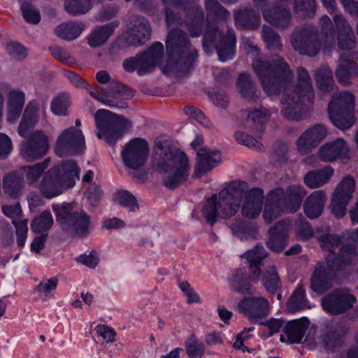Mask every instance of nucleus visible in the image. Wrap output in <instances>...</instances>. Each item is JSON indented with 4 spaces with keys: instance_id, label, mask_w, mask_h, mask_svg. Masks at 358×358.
<instances>
[{
    "instance_id": "obj_1",
    "label": "nucleus",
    "mask_w": 358,
    "mask_h": 358,
    "mask_svg": "<svg viewBox=\"0 0 358 358\" xmlns=\"http://www.w3.org/2000/svg\"><path fill=\"white\" fill-rule=\"evenodd\" d=\"M252 67L268 95L285 89L281 99L283 117L291 121L301 120L302 105L311 103L314 99L311 78L308 71L299 67L297 86L288 87L293 80V73L283 57L275 55L270 62L256 59L252 62Z\"/></svg>"
},
{
    "instance_id": "obj_2",
    "label": "nucleus",
    "mask_w": 358,
    "mask_h": 358,
    "mask_svg": "<svg viewBox=\"0 0 358 358\" xmlns=\"http://www.w3.org/2000/svg\"><path fill=\"white\" fill-rule=\"evenodd\" d=\"M320 34L317 27L305 25L296 27L291 35V44L294 50L303 55L314 57L321 49H330L334 41L335 34L331 20L324 15L320 20Z\"/></svg>"
},
{
    "instance_id": "obj_3",
    "label": "nucleus",
    "mask_w": 358,
    "mask_h": 358,
    "mask_svg": "<svg viewBox=\"0 0 358 358\" xmlns=\"http://www.w3.org/2000/svg\"><path fill=\"white\" fill-rule=\"evenodd\" d=\"M246 182L235 181L217 196L213 194L202 209V215L206 221L214 224L217 217L229 218L238 212L243 199Z\"/></svg>"
},
{
    "instance_id": "obj_4",
    "label": "nucleus",
    "mask_w": 358,
    "mask_h": 358,
    "mask_svg": "<svg viewBox=\"0 0 358 358\" xmlns=\"http://www.w3.org/2000/svg\"><path fill=\"white\" fill-rule=\"evenodd\" d=\"M154 166L163 174L164 185L175 189L185 182L189 176V166L185 153L170 148H159Z\"/></svg>"
},
{
    "instance_id": "obj_5",
    "label": "nucleus",
    "mask_w": 358,
    "mask_h": 358,
    "mask_svg": "<svg viewBox=\"0 0 358 358\" xmlns=\"http://www.w3.org/2000/svg\"><path fill=\"white\" fill-rule=\"evenodd\" d=\"M166 48L171 68L182 73L193 68L198 57L197 50L184 31L178 28L171 30L166 38Z\"/></svg>"
},
{
    "instance_id": "obj_6",
    "label": "nucleus",
    "mask_w": 358,
    "mask_h": 358,
    "mask_svg": "<svg viewBox=\"0 0 358 358\" xmlns=\"http://www.w3.org/2000/svg\"><path fill=\"white\" fill-rule=\"evenodd\" d=\"M97 137L113 144L131 129V122L122 116L105 110H98L94 115Z\"/></svg>"
},
{
    "instance_id": "obj_7",
    "label": "nucleus",
    "mask_w": 358,
    "mask_h": 358,
    "mask_svg": "<svg viewBox=\"0 0 358 358\" xmlns=\"http://www.w3.org/2000/svg\"><path fill=\"white\" fill-rule=\"evenodd\" d=\"M355 96L348 91L334 94L328 105V114L331 122L339 129H350L355 123L351 110L355 105Z\"/></svg>"
},
{
    "instance_id": "obj_8",
    "label": "nucleus",
    "mask_w": 358,
    "mask_h": 358,
    "mask_svg": "<svg viewBox=\"0 0 358 358\" xmlns=\"http://www.w3.org/2000/svg\"><path fill=\"white\" fill-rule=\"evenodd\" d=\"M56 213L57 221L62 228L78 236H85L88 234L90 217L83 210L76 211L71 203L52 206Z\"/></svg>"
},
{
    "instance_id": "obj_9",
    "label": "nucleus",
    "mask_w": 358,
    "mask_h": 358,
    "mask_svg": "<svg viewBox=\"0 0 358 358\" xmlns=\"http://www.w3.org/2000/svg\"><path fill=\"white\" fill-rule=\"evenodd\" d=\"M215 44L220 60L224 62L234 54L236 37L233 29H227L226 32L219 31L217 27L208 24L204 33L203 45L204 48Z\"/></svg>"
},
{
    "instance_id": "obj_10",
    "label": "nucleus",
    "mask_w": 358,
    "mask_h": 358,
    "mask_svg": "<svg viewBox=\"0 0 358 358\" xmlns=\"http://www.w3.org/2000/svg\"><path fill=\"white\" fill-rule=\"evenodd\" d=\"M185 19L182 20L178 13L166 7V21L167 27L174 24H184L192 37H197L203 31L205 14L201 6H192L185 10Z\"/></svg>"
},
{
    "instance_id": "obj_11",
    "label": "nucleus",
    "mask_w": 358,
    "mask_h": 358,
    "mask_svg": "<svg viewBox=\"0 0 358 358\" xmlns=\"http://www.w3.org/2000/svg\"><path fill=\"white\" fill-rule=\"evenodd\" d=\"M163 52L162 43L155 42L143 55L125 59L123 67L128 72L136 71L139 76H143L156 67L162 57Z\"/></svg>"
},
{
    "instance_id": "obj_12",
    "label": "nucleus",
    "mask_w": 358,
    "mask_h": 358,
    "mask_svg": "<svg viewBox=\"0 0 358 358\" xmlns=\"http://www.w3.org/2000/svg\"><path fill=\"white\" fill-rule=\"evenodd\" d=\"M85 143L83 131L76 127H70L57 136L55 152L61 157L80 154L85 148Z\"/></svg>"
},
{
    "instance_id": "obj_13",
    "label": "nucleus",
    "mask_w": 358,
    "mask_h": 358,
    "mask_svg": "<svg viewBox=\"0 0 358 358\" xmlns=\"http://www.w3.org/2000/svg\"><path fill=\"white\" fill-rule=\"evenodd\" d=\"M334 255L327 257V262L318 264L313 273L310 288L318 294H322L331 287L336 272L340 269V265L334 264Z\"/></svg>"
},
{
    "instance_id": "obj_14",
    "label": "nucleus",
    "mask_w": 358,
    "mask_h": 358,
    "mask_svg": "<svg viewBox=\"0 0 358 358\" xmlns=\"http://www.w3.org/2000/svg\"><path fill=\"white\" fill-rule=\"evenodd\" d=\"M203 141L201 136H196L191 143L192 148L197 150L196 164L193 174L195 178H201L221 161L220 154L218 151L200 148Z\"/></svg>"
},
{
    "instance_id": "obj_15",
    "label": "nucleus",
    "mask_w": 358,
    "mask_h": 358,
    "mask_svg": "<svg viewBox=\"0 0 358 358\" xmlns=\"http://www.w3.org/2000/svg\"><path fill=\"white\" fill-rule=\"evenodd\" d=\"M149 152L148 143L144 139L136 138L129 141L122 151L125 166L137 170L145 164Z\"/></svg>"
},
{
    "instance_id": "obj_16",
    "label": "nucleus",
    "mask_w": 358,
    "mask_h": 358,
    "mask_svg": "<svg viewBox=\"0 0 358 358\" xmlns=\"http://www.w3.org/2000/svg\"><path fill=\"white\" fill-rule=\"evenodd\" d=\"M307 194L306 190L299 185L288 186L285 190L281 188L273 190L270 193L272 201L278 199L285 210L294 213L297 211Z\"/></svg>"
},
{
    "instance_id": "obj_17",
    "label": "nucleus",
    "mask_w": 358,
    "mask_h": 358,
    "mask_svg": "<svg viewBox=\"0 0 358 358\" xmlns=\"http://www.w3.org/2000/svg\"><path fill=\"white\" fill-rule=\"evenodd\" d=\"M327 127L315 124L306 129L296 141V147L301 155H307L315 150L327 136Z\"/></svg>"
},
{
    "instance_id": "obj_18",
    "label": "nucleus",
    "mask_w": 358,
    "mask_h": 358,
    "mask_svg": "<svg viewBox=\"0 0 358 358\" xmlns=\"http://www.w3.org/2000/svg\"><path fill=\"white\" fill-rule=\"evenodd\" d=\"M49 138L41 131L37 130L22 143L20 155L28 162L43 157L49 150Z\"/></svg>"
},
{
    "instance_id": "obj_19",
    "label": "nucleus",
    "mask_w": 358,
    "mask_h": 358,
    "mask_svg": "<svg viewBox=\"0 0 358 358\" xmlns=\"http://www.w3.org/2000/svg\"><path fill=\"white\" fill-rule=\"evenodd\" d=\"M354 295L345 289H335L322 301L324 309L332 314H340L351 308L355 302Z\"/></svg>"
},
{
    "instance_id": "obj_20",
    "label": "nucleus",
    "mask_w": 358,
    "mask_h": 358,
    "mask_svg": "<svg viewBox=\"0 0 358 358\" xmlns=\"http://www.w3.org/2000/svg\"><path fill=\"white\" fill-rule=\"evenodd\" d=\"M349 146L341 138L323 144L317 152V157L324 162H332L348 157Z\"/></svg>"
},
{
    "instance_id": "obj_21",
    "label": "nucleus",
    "mask_w": 358,
    "mask_h": 358,
    "mask_svg": "<svg viewBox=\"0 0 358 358\" xmlns=\"http://www.w3.org/2000/svg\"><path fill=\"white\" fill-rule=\"evenodd\" d=\"M150 34L151 28L147 19L141 16L131 17L127 36V41L129 44L141 45L150 38Z\"/></svg>"
},
{
    "instance_id": "obj_22",
    "label": "nucleus",
    "mask_w": 358,
    "mask_h": 358,
    "mask_svg": "<svg viewBox=\"0 0 358 358\" xmlns=\"http://www.w3.org/2000/svg\"><path fill=\"white\" fill-rule=\"evenodd\" d=\"M244 189L243 199H244L241 214L247 218L257 217L262 210V204L264 195L262 189L260 188H252L246 190Z\"/></svg>"
},
{
    "instance_id": "obj_23",
    "label": "nucleus",
    "mask_w": 358,
    "mask_h": 358,
    "mask_svg": "<svg viewBox=\"0 0 358 358\" xmlns=\"http://www.w3.org/2000/svg\"><path fill=\"white\" fill-rule=\"evenodd\" d=\"M239 310L255 321L267 316L268 302L264 297L245 298L238 303Z\"/></svg>"
},
{
    "instance_id": "obj_24",
    "label": "nucleus",
    "mask_w": 358,
    "mask_h": 358,
    "mask_svg": "<svg viewBox=\"0 0 358 358\" xmlns=\"http://www.w3.org/2000/svg\"><path fill=\"white\" fill-rule=\"evenodd\" d=\"M51 170L62 180L65 188L72 187L75 185L76 181L79 179L80 169L75 160L67 159L57 164Z\"/></svg>"
},
{
    "instance_id": "obj_25",
    "label": "nucleus",
    "mask_w": 358,
    "mask_h": 358,
    "mask_svg": "<svg viewBox=\"0 0 358 358\" xmlns=\"http://www.w3.org/2000/svg\"><path fill=\"white\" fill-rule=\"evenodd\" d=\"M64 185L62 180L54 173V170L49 169L46 173L41 183L38 185V189L41 194L47 198L52 199L62 194Z\"/></svg>"
},
{
    "instance_id": "obj_26",
    "label": "nucleus",
    "mask_w": 358,
    "mask_h": 358,
    "mask_svg": "<svg viewBox=\"0 0 358 358\" xmlns=\"http://www.w3.org/2000/svg\"><path fill=\"white\" fill-rule=\"evenodd\" d=\"M326 201L327 194L324 190L314 191L303 203L306 215L310 219L318 217L323 212Z\"/></svg>"
},
{
    "instance_id": "obj_27",
    "label": "nucleus",
    "mask_w": 358,
    "mask_h": 358,
    "mask_svg": "<svg viewBox=\"0 0 358 358\" xmlns=\"http://www.w3.org/2000/svg\"><path fill=\"white\" fill-rule=\"evenodd\" d=\"M287 224L285 222H279L271 227L266 241L267 247L274 252L282 251L287 245Z\"/></svg>"
},
{
    "instance_id": "obj_28",
    "label": "nucleus",
    "mask_w": 358,
    "mask_h": 358,
    "mask_svg": "<svg viewBox=\"0 0 358 358\" xmlns=\"http://www.w3.org/2000/svg\"><path fill=\"white\" fill-rule=\"evenodd\" d=\"M39 107L35 101H30L26 106L22 120L18 127V134L25 137L38 122Z\"/></svg>"
},
{
    "instance_id": "obj_29",
    "label": "nucleus",
    "mask_w": 358,
    "mask_h": 358,
    "mask_svg": "<svg viewBox=\"0 0 358 358\" xmlns=\"http://www.w3.org/2000/svg\"><path fill=\"white\" fill-rule=\"evenodd\" d=\"M266 21L278 29H285L292 25L290 11L286 8H273L262 12Z\"/></svg>"
},
{
    "instance_id": "obj_30",
    "label": "nucleus",
    "mask_w": 358,
    "mask_h": 358,
    "mask_svg": "<svg viewBox=\"0 0 358 358\" xmlns=\"http://www.w3.org/2000/svg\"><path fill=\"white\" fill-rule=\"evenodd\" d=\"M341 64L336 71V76L338 81L345 85L352 84V79L358 76V67L357 64L347 58L345 55H341Z\"/></svg>"
},
{
    "instance_id": "obj_31",
    "label": "nucleus",
    "mask_w": 358,
    "mask_h": 358,
    "mask_svg": "<svg viewBox=\"0 0 358 358\" xmlns=\"http://www.w3.org/2000/svg\"><path fill=\"white\" fill-rule=\"evenodd\" d=\"M3 189L11 198H17L24 187L23 177L19 171H13L3 178Z\"/></svg>"
},
{
    "instance_id": "obj_32",
    "label": "nucleus",
    "mask_w": 358,
    "mask_h": 358,
    "mask_svg": "<svg viewBox=\"0 0 358 358\" xmlns=\"http://www.w3.org/2000/svg\"><path fill=\"white\" fill-rule=\"evenodd\" d=\"M308 325L309 322L307 318L289 322L285 327L287 341L289 343H301Z\"/></svg>"
},
{
    "instance_id": "obj_33",
    "label": "nucleus",
    "mask_w": 358,
    "mask_h": 358,
    "mask_svg": "<svg viewBox=\"0 0 358 358\" xmlns=\"http://www.w3.org/2000/svg\"><path fill=\"white\" fill-rule=\"evenodd\" d=\"M331 166H327L323 169L310 171L304 177V183L311 189L317 188L327 183L334 174Z\"/></svg>"
},
{
    "instance_id": "obj_34",
    "label": "nucleus",
    "mask_w": 358,
    "mask_h": 358,
    "mask_svg": "<svg viewBox=\"0 0 358 358\" xmlns=\"http://www.w3.org/2000/svg\"><path fill=\"white\" fill-rule=\"evenodd\" d=\"M267 254L264 247L257 245L252 250L247 252L244 257L248 260L251 270L250 278L252 281L258 282L259 280L260 269L259 266L263 259Z\"/></svg>"
},
{
    "instance_id": "obj_35",
    "label": "nucleus",
    "mask_w": 358,
    "mask_h": 358,
    "mask_svg": "<svg viewBox=\"0 0 358 358\" xmlns=\"http://www.w3.org/2000/svg\"><path fill=\"white\" fill-rule=\"evenodd\" d=\"M50 159H46L42 162L33 165L22 166L19 171L23 178L25 177L29 186H35L48 167Z\"/></svg>"
},
{
    "instance_id": "obj_36",
    "label": "nucleus",
    "mask_w": 358,
    "mask_h": 358,
    "mask_svg": "<svg viewBox=\"0 0 358 358\" xmlns=\"http://www.w3.org/2000/svg\"><path fill=\"white\" fill-rule=\"evenodd\" d=\"M117 23L113 22L96 27L89 36L88 43L92 48L103 45L113 34Z\"/></svg>"
},
{
    "instance_id": "obj_37",
    "label": "nucleus",
    "mask_w": 358,
    "mask_h": 358,
    "mask_svg": "<svg viewBox=\"0 0 358 358\" xmlns=\"http://www.w3.org/2000/svg\"><path fill=\"white\" fill-rule=\"evenodd\" d=\"M316 85L320 92L326 94L333 91L335 86L333 73L327 66L317 69L315 72Z\"/></svg>"
},
{
    "instance_id": "obj_38",
    "label": "nucleus",
    "mask_w": 358,
    "mask_h": 358,
    "mask_svg": "<svg viewBox=\"0 0 358 358\" xmlns=\"http://www.w3.org/2000/svg\"><path fill=\"white\" fill-rule=\"evenodd\" d=\"M237 87L242 96L246 100L255 101L258 99L259 92L257 90L250 75L241 73L238 78Z\"/></svg>"
},
{
    "instance_id": "obj_39",
    "label": "nucleus",
    "mask_w": 358,
    "mask_h": 358,
    "mask_svg": "<svg viewBox=\"0 0 358 358\" xmlns=\"http://www.w3.org/2000/svg\"><path fill=\"white\" fill-rule=\"evenodd\" d=\"M84 27L80 23L76 22H64L54 29L55 35L61 39L71 41L77 38Z\"/></svg>"
},
{
    "instance_id": "obj_40",
    "label": "nucleus",
    "mask_w": 358,
    "mask_h": 358,
    "mask_svg": "<svg viewBox=\"0 0 358 358\" xmlns=\"http://www.w3.org/2000/svg\"><path fill=\"white\" fill-rule=\"evenodd\" d=\"M237 26L242 28L255 29L260 22V15L252 9L245 8L234 13Z\"/></svg>"
},
{
    "instance_id": "obj_41",
    "label": "nucleus",
    "mask_w": 358,
    "mask_h": 358,
    "mask_svg": "<svg viewBox=\"0 0 358 358\" xmlns=\"http://www.w3.org/2000/svg\"><path fill=\"white\" fill-rule=\"evenodd\" d=\"M96 88L108 97L129 99L134 96V92L131 88L114 81L109 82L105 87L96 86Z\"/></svg>"
},
{
    "instance_id": "obj_42",
    "label": "nucleus",
    "mask_w": 358,
    "mask_h": 358,
    "mask_svg": "<svg viewBox=\"0 0 358 358\" xmlns=\"http://www.w3.org/2000/svg\"><path fill=\"white\" fill-rule=\"evenodd\" d=\"M356 189L355 180L350 176L345 177L336 187L333 196L350 202Z\"/></svg>"
},
{
    "instance_id": "obj_43",
    "label": "nucleus",
    "mask_w": 358,
    "mask_h": 358,
    "mask_svg": "<svg viewBox=\"0 0 358 358\" xmlns=\"http://www.w3.org/2000/svg\"><path fill=\"white\" fill-rule=\"evenodd\" d=\"M309 308L308 301L305 296V289L303 285L299 284L288 300L287 310L294 313Z\"/></svg>"
},
{
    "instance_id": "obj_44",
    "label": "nucleus",
    "mask_w": 358,
    "mask_h": 358,
    "mask_svg": "<svg viewBox=\"0 0 358 358\" xmlns=\"http://www.w3.org/2000/svg\"><path fill=\"white\" fill-rule=\"evenodd\" d=\"M317 238L321 248L323 250L329 252L327 257L331 255H334V261L336 259L335 250L340 246L341 243V238L336 234H331L328 231L324 234L319 235L318 231H317Z\"/></svg>"
},
{
    "instance_id": "obj_45",
    "label": "nucleus",
    "mask_w": 358,
    "mask_h": 358,
    "mask_svg": "<svg viewBox=\"0 0 358 358\" xmlns=\"http://www.w3.org/2000/svg\"><path fill=\"white\" fill-rule=\"evenodd\" d=\"M262 281L266 289L270 292H274L280 287V279L273 265L268 266L265 269Z\"/></svg>"
},
{
    "instance_id": "obj_46",
    "label": "nucleus",
    "mask_w": 358,
    "mask_h": 358,
    "mask_svg": "<svg viewBox=\"0 0 358 358\" xmlns=\"http://www.w3.org/2000/svg\"><path fill=\"white\" fill-rule=\"evenodd\" d=\"M357 257V253L355 246L347 245L340 248L338 255H336L334 260V264L340 265V269L342 267L351 264Z\"/></svg>"
},
{
    "instance_id": "obj_47",
    "label": "nucleus",
    "mask_w": 358,
    "mask_h": 358,
    "mask_svg": "<svg viewBox=\"0 0 358 358\" xmlns=\"http://www.w3.org/2000/svg\"><path fill=\"white\" fill-rule=\"evenodd\" d=\"M204 7L208 16L224 21L230 17L229 12L217 0H205Z\"/></svg>"
},
{
    "instance_id": "obj_48",
    "label": "nucleus",
    "mask_w": 358,
    "mask_h": 358,
    "mask_svg": "<svg viewBox=\"0 0 358 358\" xmlns=\"http://www.w3.org/2000/svg\"><path fill=\"white\" fill-rule=\"evenodd\" d=\"M283 209L285 208L278 199H276V200L272 201L269 194L263 213L265 222L271 223L280 215Z\"/></svg>"
},
{
    "instance_id": "obj_49",
    "label": "nucleus",
    "mask_w": 358,
    "mask_h": 358,
    "mask_svg": "<svg viewBox=\"0 0 358 358\" xmlns=\"http://www.w3.org/2000/svg\"><path fill=\"white\" fill-rule=\"evenodd\" d=\"M250 282H256L251 280L250 276L248 277L242 271L238 270L231 280V286L236 292L245 294L250 291Z\"/></svg>"
},
{
    "instance_id": "obj_50",
    "label": "nucleus",
    "mask_w": 358,
    "mask_h": 358,
    "mask_svg": "<svg viewBox=\"0 0 358 358\" xmlns=\"http://www.w3.org/2000/svg\"><path fill=\"white\" fill-rule=\"evenodd\" d=\"M185 348L189 358H201L205 352L203 343L198 341L194 334L185 341Z\"/></svg>"
},
{
    "instance_id": "obj_51",
    "label": "nucleus",
    "mask_w": 358,
    "mask_h": 358,
    "mask_svg": "<svg viewBox=\"0 0 358 358\" xmlns=\"http://www.w3.org/2000/svg\"><path fill=\"white\" fill-rule=\"evenodd\" d=\"M276 112V110L272 111V113ZM271 114V112L266 108L250 111L248 114L247 121L248 123L251 122L257 131H262L264 123L268 119Z\"/></svg>"
},
{
    "instance_id": "obj_52",
    "label": "nucleus",
    "mask_w": 358,
    "mask_h": 358,
    "mask_svg": "<svg viewBox=\"0 0 358 358\" xmlns=\"http://www.w3.org/2000/svg\"><path fill=\"white\" fill-rule=\"evenodd\" d=\"M53 224V218L49 210H45L40 215L36 217L31 223V229L34 232L40 233L47 231Z\"/></svg>"
},
{
    "instance_id": "obj_53",
    "label": "nucleus",
    "mask_w": 358,
    "mask_h": 358,
    "mask_svg": "<svg viewBox=\"0 0 358 358\" xmlns=\"http://www.w3.org/2000/svg\"><path fill=\"white\" fill-rule=\"evenodd\" d=\"M92 4L89 0H65V10L70 14L81 15L86 13L90 9Z\"/></svg>"
},
{
    "instance_id": "obj_54",
    "label": "nucleus",
    "mask_w": 358,
    "mask_h": 358,
    "mask_svg": "<svg viewBox=\"0 0 358 358\" xmlns=\"http://www.w3.org/2000/svg\"><path fill=\"white\" fill-rule=\"evenodd\" d=\"M116 202L122 206L128 208L129 211H135L138 209L135 196L126 190L117 191L114 196Z\"/></svg>"
},
{
    "instance_id": "obj_55",
    "label": "nucleus",
    "mask_w": 358,
    "mask_h": 358,
    "mask_svg": "<svg viewBox=\"0 0 358 358\" xmlns=\"http://www.w3.org/2000/svg\"><path fill=\"white\" fill-rule=\"evenodd\" d=\"M262 37L270 50H277L281 46V41L279 35L275 33L273 29L267 26L264 25L262 29Z\"/></svg>"
},
{
    "instance_id": "obj_56",
    "label": "nucleus",
    "mask_w": 358,
    "mask_h": 358,
    "mask_svg": "<svg viewBox=\"0 0 358 358\" xmlns=\"http://www.w3.org/2000/svg\"><path fill=\"white\" fill-rule=\"evenodd\" d=\"M69 104V96L62 94L57 97L52 101L51 104V110L55 115H65Z\"/></svg>"
},
{
    "instance_id": "obj_57",
    "label": "nucleus",
    "mask_w": 358,
    "mask_h": 358,
    "mask_svg": "<svg viewBox=\"0 0 358 358\" xmlns=\"http://www.w3.org/2000/svg\"><path fill=\"white\" fill-rule=\"evenodd\" d=\"M21 10L23 17L27 22L36 24L40 22L41 15L39 11L30 3H22Z\"/></svg>"
},
{
    "instance_id": "obj_58",
    "label": "nucleus",
    "mask_w": 358,
    "mask_h": 358,
    "mask_svg": "<svg viewBox=\"0 0 358 358\" xmlns=\"http://www.w3.org/2000/svg\"><path fill=\"white\" fill-rule=\"evenodd\" d=\"M338 47L342 50H352L356 46L355 33L340 34L337 36Z\"/></svg>"
},
{
    "instance_id": "obj_59",
    "label": "nucleus",
    "mask_w": 358,
    "mask_h": 358,
    "mask_svg": "<svg viewBox=\"0 0 358 358\" xmlns=\"http://www.w3.org/2000/svg\"><path fill=\"white\" fill-rule=\"evenodd\" d=\"M49 50L52 55L59 62L69 66L74 64V59L62 48L52 46L50 47Z\"/></svg>"
},
{
    "instance_id": "obj_60",
    "label": "nucleus",
    "mask_w": 358,
    "mask_h": 358,
    "mask_svg": "<svg viewBox=\"0 0 358 358\" xmlns=\"http://www.w3.org/2000/svg\"><path fill=\"white\" fill-rule=\"evenodd\" d=\"M57 283L58 280L57 278L48 279L41 282L37 285L36 289L41 296L47 297L56 289Z\"/></svg>"
},
{
    "instance_id": "obj_61",
    "label": "nucleus",
    "mask_w": 358,
    "mask_h": 358,
    "mask_svg": "<svg viewBox=\"0 0 358 358\" xmlns=\"http://www.w3.org/2000/svg\"><path fill=\"white\" fill-rule=\"evenodd\" d=\"M348 201L339 199L333 196L331 203V212L337 218L343 217L346 213V206Z\"/></svg>"
},
{
    "instance_id": "obj_62",
    "label": "nucleus",
    "mask_w": 358,
    "mask_h": 358,
    "mask_svg": "<svg viewBox=\"0 0 358 358\" xmlns=\"http://www.w3.org/2000/svg\"><path fill=\"white\" fill-rule=\"evenodd\" d=\"M333 19L338 32V35L340 34H344L354 32L351 25L342 15H335Z\"/></svg>"
},
{
    "instance_id": "obj_63",
    "label": "nucleus",
    "mask_w": 358,
    "mask_h": 358,
    "mask_svg": "<svg viewBox=\"0 0 358 358\" xmlns=\"http://www.w3.org/2000/svg\"><path fill=\"white\" fill-rule=\"evenodd\" d=\"M6 50L11 56L17 59H24L27 55V50L16 42H12L8 44Z\"/></svg>"
},
{
    "instance_id": "obj_64",
    "label": "nucleus",
    "mask_w": 358,
    "mask_h": 358,
    "mask_svg": "<svg viewBox=\"0 0 358 358\" xmlns=\"http://www.w3.org/2000/svg\"><path fill=\"white\" fill-rule=\"evenodd\" d=\"M96 334L101 336L107 343L115 341V331L110 327L99 324L95 327Z\"/></svg>"
}]
</instances>
